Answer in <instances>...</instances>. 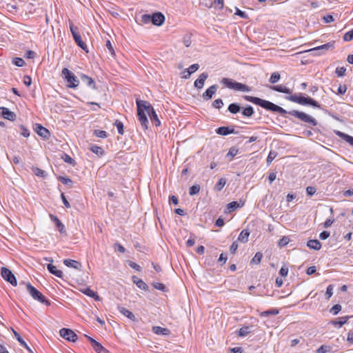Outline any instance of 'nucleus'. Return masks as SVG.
Segmentation results:
<instances>
[{"instance_id":"1","label":"nucleus","mask_w":353,"mask_h":353,"mask_svg":"<svg viewBox=\"0 0 353 353\" xmlns=\"http://www.w3.org/2000/svg\"><path fill=\"white\" fill-rule=\"evenodd\" d=\"M243 98L247 101L258 105L267 110L279 112L281 114L288 113L289 114L294 116L299 119L301 121L312 125V126H316L317 125V121L316 119L303 112L294 110L288 112L283 108L273 103L272 102L252 96L245 95Z\"/></svg>"},{"instance_id":"2","label":"nucleus","mask_w":353,"mask_h":353,"mask_svg":"<svg viewBox=\"0 0 353 353\" xmlns=\"http://www.w3.org/2000/svg\"><path fill=\"white\" fill-rule=\"evenodd\" d=\"M137 115L139 121L144 129H148V120L145 112L148 114L152 122H154L157 126L161 125V121L150 103L143 100H137Z\"/></svg>"},{"instance_id":"3","label":"nucleus","mask_w":353,"mask_h":353,"mask_svg":"<svg viewBox=\"0 0 353 353\" xmlns=\"http://www.w3.org/2000/svg\"><path fill=\"white\" fill-rule=\"evenodd\" d=\"M61 75L63 78L66 81V86L69 88H77L79 85V80L78 77L72 72H70L68 68H63Z\"/></svg>"},{"instance_id":"4","label":"nucleus","mask_w":353,"mask_h":353,"mask_svg":"<svg viewBox=\"0 0 353 353\" xmlns=\"http://www.w3.org/2000/svg\"><path fill=\"white\" fill-rule=\"evenodd\" d=\"M287 99L292 102L297 103L301 105H310L314 108H320L319 103L310 97L290 95L287 97Z\"/></svg>"},{"instance_id":"5","label":"nucleus","mask_w":353,"mask_h":353,"mask_svg":"<svg viewBox=\"0 0 353 353\" xmlns=\"http://www.w3.org/2000/svg\"><path fill=\"white\" fill-rule=\"evenodd\" d=\"M26 285L28 292L34 299L46 305H50V302L45 298V296L30 283H28Z\"/></svg>"},{"instance_id":"6","label":"nucleus","mask_w":353,"mask_h":353,"mask_svg":"<svg viewBox=\"0 0 353 353\" xmlns=\"http://www.w3.org/2000/svg\"><path fill=\"white\" fill-rule=\"evenodd\" d=\"M222 83H223L228 88L236 90L243 91V92H250L251 88L239 82H233L231 79L223 78L222 80Z\"/></svg>"},{"instance_id":"7","label":"nucleus","mask_w":353,"mask_h":353,"mask_svg":"<svg viewBox=\"0 0 353 353\" xmlns=\"http://www.w3.org/2000/svg\"><path fill=\"white\" fill-rule=\"evenodd\" d=\"M1 274L2 277L12 285L16 286L17 285V281L15 276L8 268L5 267L1 268Z\"/></svg>"},{"instance_id":"8","label":"nucleus","mask_w":353,"mask_h":353,"mask_svg":"<svg viewBox=\"0 0 353 353\" xmlns=\"http://www.w3.org/2000/svg\"><path fill=\"white\" fill-rule=\"evenodd\" d=\"M59 334L61 337L69 341L75 342L78 339L77 335L69 328H61Z\"/></svg>"},{"instance_id":"9","label":"nucleus","mask_w":353,"mask_h":353,"mask_svg":"<svg viewBox=\"0 0 353 353\" xmlns=\"http://www.w3.org/2000/svg\"><path fill=\"white\" fill-rule=\"evenodd\" d=\"M0 114L2 117L9 121H14L16 119V114L14 112L10 111L8 108L5 107L0 108Z\"/></svg>"},{"instance_id":"10","label":"nucleus","mask_w":353,"mask_h":353,"mask_svg":"<svg viewBox=\"0 0 353 353\" xmlns=\"http://www.w3.org/2000/svg\"><path fill=\"white\" fill-rule=\"evenodd\" d=\"M164 21L165 17L161 12H157L152 15V23L154 26H160L164 23Z\"/></svg>"},{"instance_id":"11","label":"nucleus","mask_w":353,"mask_h":353,"mask_svg":"<svg viewBox=\"0 0 353 353\" xmlns=\"http://www.w3.org/2000/svg\"><path fill=\"white\" fill-rule=\"evenodd\" d=\"M35 130L37 133L45 139H48L50 137V132L48 129L43 127L40 124H36Z\"/></svg>"},{"instance_id":"12","label":"nucleus","mask_w":353,"mask_h":353,"mask_svg":"<svg viewBox=\"0 0 353 353\" xmlns=\"http://www.w3.org/2000/svg\"><path fill=\"white\" fill-rule=\"evenodd\" d=\"M216 132L218 134L226 136L230 134H237L236 132L234 131V128H230V127L223 126L219 127L216 130Z\"/></svg>"},{"instance_id":"13","label":"nucleus","mask_w":353,"mask_h":353,"mask_svg":"<svg viewBox=\"0 0 353 353\" xmlns=\"http://www.w3.org/2000/svg\"><path fill=\"white\" fill-rule=\"evenodd\" d=\"M216 90H217V86L216 85H213L210 86L203 94V98L206 101L210 100L212 97L213 94H215V92H216Z\"/></svg>"},{"instance_id":"14","label":"nucleus","mask_w":353,"mask_h":353,"mask_svg":"<svg viewBox=\"0 0 353 353\" xmlns=\"http://www.w3.org/2000/svg\"><path fill=\"white\" fill-rule=\"evenodd\" d=\"M208 75L207 73H202L199 78L194 81V86L199 89L203 87L205 81L207 79Z\"/></svg>"},{"instance_id":"15","label":"nucleus","mask_w":353,"mask_h":353,"mask_svg":"<svg viewBox=\"0 0 353 353\" xmlns=\"http://www.w3.org/2000/svg\"><path fill=\"white\" fill-rule=\"evenodd\" d=\"M333 46V44L327 43L320 46H317L310 49L309 51H316L319 54L323 53L327 51L330 48Z\"/></svg>"},{"instance_id":"16","label":"nucleus","mask_w":353,"mask_h":353,"mask_svg":"<svg viewBox=\"0 0 353 353\" xmlns=\"http://www.w3.org/2000/svg\"><path fill=\"white\" fill-rule=\"evenodd\" d=\"M152 331L156 334L162 336H167L170 334V331L168 328L161 327L160 326H153Z\"/></svg>"},{"instance_id":"17","label":"nucleus","mask_w":353,"mask_h":353,"mask_svg":"<svg viewBox=\"0 0 353 353\" xmlns=\"http://www.w3.org/2000/svg\"><path fill=\"white\" fill-rule=\"evenodd\" d=\"M63 263L65 265L69 268H73L77 270H80L81 268V264L79 261L72 260V259H65L63 261Z\"/></svg>"},{"instance_id":"18","label":"nucleus","mask_w":353,"mask_h":353,"mask_svg":"<svg viewBox=\"0 0 353 353\" xmlns=\"http://www.w3.org/2000/svg\"><path fill=\"white\" fill-rule=\"evenodd\" d=\"M50 218H51V220L53 221L55 223V224H56L57 227L58 228L59 231L60 232V233H61V234H66V231L65 230V226L61 222V221L56 216H54V215H50Z\"/></svg>"},{"instance_id":"19","label":"nucleus","mask_w":353,"mask_h":353,"mask_svg":"<svg viewBox=\"0 0 353 353\" xmlns=\"http://www.w3.org/2000/svg\"><path fill=\"white\" fill-rule=\"evenodd\" d=\"M307 246L310 249L319 250L321 248V243L316 239H311L307 241Z\"/></svg>"},{"instance_id":"20","label":"nucleus","mask_w":353,"mask_h":353,"mask_svg":"<svg viewBox=\"0 0 353 353\" xmlns=\"http://www.w3.org/2000/svg\"><path fill=\"white\" fill-rule=\"evenodd\" d=\"M12 332L14 333V335L16 338V339L20 343V344L24 347L26 350H28V351L30 352V353H33L32 350L30 348V347L28 345V344L24 341V340L21 338V336H20V334L17 332L16 331H14L13 329H12Z\"/></svg>"},{"instance_id":"21","label":"nucleus","mask_w":353,"mask_h":353,"mask_svg":"<svg viewBox=\"0 0 353 353\" xmlns=\"http://www.w3.org/2000/svg\"><path fill=\"white\" fill-rule=\"evenodd\" d=\"M47 269L51 274L55 275L56 276L59 278L63 277V272L61 270H57L56 266L52 264H48Z\"/></svg>"},{"instance_id":"22","label":"nucleus","mask_w":353,"mask_h":353,"mask_svg":"<svg viewBox=\"0 0 353 353\" xmlns=\"http://www.w3.org/2000/svg\"><path fill=\"white\" fill-rule=\"evenodd\" d=\"M81 79L82 81L84 83H85L88 86H89L90 88H92V89H95V83L91 77H90L85 74H81Z\"/></svg>"},{"instance_id":"23","label":"nucleus","mask_w":353,"mask_h":353,"mask_svg":"<svg viewBox=\"0 0 353 353\" xmlns=\"http://www.w3.org/2000/svg\"><path fill=\"white\" fill-rule=\"evenodd\" d=\"M118 309L122 314L128 317L129 319L133 321H136L134 314L128 310H127L126 308L123 307H118Z\"/></svg>"},{"instance_id":"24","label":"nucleus","mask_w":353,"mask_h":353,"mask_svg":"<svg viewBox=\"0 0 353 353\" xmlns=\"http://www.w3.org/2000/svg\"><path fill=\"white\" fill-rule=\"evenodd\" d=\"M82 292L85 294V295L93 298L95 301H101L100 296L96 293L95 292L92 291L89 288H85V290H82Z\"/></svg>"},{"instance_id":"25","label":"nucleus","mask_w":353,"mask_h":353,"mask_svg":"<svg viewBox=\"0 0 353 353\" xmlns=\"http://www.w3.org/2000/svg\"><path fill=\"white\" fill-rule=\"evenodd\" d=\"M271 89H272L274 91L281 92V93H285V94H290L291 93L290 89H289L288 88H287L283 85H277L272 86Z\"/></svg>"},{"instance_id":"26","label":"nucleus","mask_w":353,"mask_h":353,"mask_svg":"<svg viewBox=\"0 0 353 353\" xmlns=\"http://www.w3.org/2000/svg\"><path fill=\"white\" fill-rule=\"evenodd\" d=\"M199 68H188L181 73V78L188 79L190 75L195 72Z\"/></svg>"},{"instance_id":"27","label":"nucleus","mask_w":353,"mask_h":353,"mask_svg":"<svg viewBox=\"0 0 353 353\" xmlns=\"http://www.w3.org/2000/svg\"><path fill=\"white\" fill-rule=\"evenodd\" d=\"M244 205L243 202H237V201H232L229 203L227 205L228 210L229 212H231L232 211L234 210L236 208H241Z\"/></svg>"},{"instance_id":"28","label":"nucleus","mask_w":353,"mask_h":353,"mask_svg":"<svg viewBox=\"0 0 353 353\" xmlns=\"http://www.w3.org/2000/svg\"><path fill=\"white\" fill-rule=\"evenodd\" d=\"M74 40L77 43V44L83 50H85L87 48L86 44L82 41L81 37L80 34H74V37H73Z\"/></svg>"},{"instance_id":"29","label":"nucleus","mask_w":353,"mask_h":353,"mask_svg":"<svg viewBox=\"0 0 353 353\" xmlns=\"http://www.w3.org/2000/svg\"><path fill=\"white\" fill-rule=\"evenodd\" d=\"M250 232L248 230H243L240 233L238 240L242 243H246L248 241Z\"/></svg>"},{"instance_id":"30","label":"nucleus","mask_w":353,"mask_h":353,"mask_svg":"<svg viewBox=\"0 0 353 353\" xmlns=\"http://www.w3.org/2000/svg\"><path fill=\"white\" fill-rule=\"evenodd\" d=\"M228 111L232 114H236L240 112L241 108L239 103H233L229 105Z\"/></svg>"},{"instance_id":"31","label":"nucleus","mask_w":353,"mask_h":353,"mask_svg":"<svg viewBox=\"0 0 353 353\" xmlns=\"http://www.w3.org/2000/svg\"><path fill=\"white\" fill-rule=\"evenodd\" d=\"M132 279H133L134 283H136L137 287L139 288L140 289L146 290L148 288V285L141 279H139L138 277H137L135 276H134L132 277Z\"/></svg>"},{"instance_id":"32","label":"nucleus","mask_w":353,"mask_h":353,"mask_svg":"<svg viewBox=\"0 0 353 353\" xmlns=\"http://www.w3.org/2000/svg\"><path fill=\"white\" fill-rule=\"evenodd\" d=\"M254 113V109L251 105H248L242 110V114L247 117H252Z\"/></svg>"},{"instance_id":"33","label":"nucleus","mask_w":353,"mask_h":353,"mask_svg":"<svg viewBox=\"0 0 353 353\" xmlns=\"http://www.w3.org/2000/svg\"><path fill=\"white\" fill-rule=\"evenodd\" d=\"M252 326H244L239 329V335L240 336H245L252 332Z\"/></svg>"},{"instance_id":"34","label":"nucleus","mask_w":353,"mask_h":353,"mask_svg":"<svg viewBox=\"0 0 353 353\" xmlns=\"http://www.w3.org/2000/svg\"><path fill=\"white\" fill-rule=\"evenodd\" d=\"M348 319V316L341 317L339 321H333L332 324L334 325L335 326L341 327L347 323Z\"/></svg>"},{"instance_id":"35","label":"nucleus","mask_w":353,"mask_h":353,"mask_svg":"<svg viewBox=\"0 0 353 353\" xmlns=\"http://www.w3.org/2000/svg\"><path fill=\"white\" fill-rule=\"evenodd\" d=\"M90 150L93 153H94L99 156H102L104 153V150H103V148L98 145H92L90 147Z\"/></svg>"},{"instance_id":"36","label":"nucleus","mask_w":353,"mask_h":353,"mask_svg":"<svg viewBox=\"0 0 353 353\" xmlns=\"http://www.w3.org/2000/svg\"><path fill=\"white\" fill-rule=\"evenodd\" d=\"M32 170L34 174L37 175V176L45 178L47 175L44 170L39 168L32 167Z\"/></svg>"},{"instance_id":"37","label":"nucleus","mask_w":353,"mask_h":353,"mask_svg":"<svg viewBox=\"0 0 353 353\" xmlns=\"http://www.w3.org/2000/svg\"><path fill=\"white\" fill-rule=\"evenodd\" d=\"M92 347L97 353H106V350L99 342L94 343Z\"/></svg>"},{"instance_id":"38","label":"nucleus","mask_w":353,"mask_h":353,"mask_svg":"<svg viewBox=\"0 0 353 353\" xmlns=\"http://www.w3.org/2000/svg\"><path fill=\"white\" fill-rule=\"evenodd\" d=\"M200 185H194L190 188L189 194L190 196H193L197 194L200 191Z\"/></svg>"},{"instance_id":"39","label":"nucleus","mask_w":353,"mask_h":353,"mask_svg":"<svg viewBox=\"0 0 353 353\" xmlns=\"http://www.w3.org/2000/svg\"><path fill=\"white\" fill-rule=\"evenodd\" d=\"M277 314H279L278 310L272 309V310H268L261 312L260 316H269V315H276Z\"/></svg>"},{"instance_id":"40","label":"nucleus","mask_w":353,"mask_h":353,"mask_svg":"<svg viewBox=\"0 0 353 353\" xmlns=\"http://www.w3.org/2000/svg\"><path fill=\"white\" fill-rule=\"evenodd\" d=\"M225 183H226V181L225 179H223V178L220 179L219 182L215 185V190L219 192L221 191L225 186Z\"/></svg>"},{"instance_id":"41","label":"nucleus","mask_w":353,"mask_h":353,"mask_svg":"<svg viewBox=\"0 0 353 353\" xmlns=\"http://www.w3.org/2000/svg\"><path fill=\"white\" fill-rule=\"evenodd\" d=\"M262 254L260 253V252H256L254 255V256L253 257V259H252V261L251 263H255V264H259L260 263L261 261V259H262Z\"/></svg>"},{"instance_id":"42","label":"nucleus","mask_w":353,"mask_h":353,"mask_svg":"<svg viewBox=\"0 0 353 353\" xmlns=\"http://www.w3.org/2000/svg\"><path fill=\"white\" fill-rule=\"evenodd\" d=\"M290 242V239L288 236H283L279 241L278 245L279 247H284Z\"/></svg>"},{"instance_id":"43","label":"nucleus","mask_w":353,"mask_h":353,"mask_svg":"<svg viewBox=\"0 0 353 353\" xmlns=\"http://www.w3.org/2000/svg\"><path fill=\"white\" fill-rule=\"evenodd\" d=\"M279 79H280V74L279 72H274L272 74V75L270 77V82L272 83H275L278 82Z\"/></svg>"},{"instance_id":"44","label":"nucleus","mask_w":353,"mask_h":353,"mask_svg":"<svg viewBox=\"0 0 353 353\" xmlns=\"http://www.w3.org/2000/svg\"><path fill=\"white\" fill-rule=\"evenodd\" d=\"M94 134L100 138H106L108 136V133L105 131L101 130H95Z\"/></svg>"},{"instance_id":"45","label":"nucleus","mask_w":353,"mask_h":353,"mask_svg":"<svg viewBox=\"0 0 353 353\" xmlns=\"http://www.w3.org/2000/svg\"><path fill=\"white\" fill-rule=\"evenodd\" d=\"M331 350V347L328 345H321L316 350L317 353H327Z\"/></svg>"},{"instance_id":"46","label":"nucleus","mask_w":353,"mask_h":353,"mask_svg":"<svg viewBox=\"0 0 353 353\" xmlns=\"http://www.w3.org/2000/svg\"><path fill=\"white\" fill-rule=\"evenodd\" d=\"M12 63L16 66H23L25 61L23 59L19 57H15L12 59Z\"/></svg>"},{"instance_id":"47","label":"nucleus","mask_w":353,"mask_h":353,"mask_svg":"<svg viewBox=\"0 0 353 353\" xmlns=\"http://www.w3.org/2000/svg\"><path fill=\"white\" fill-rule=\"evenodd\" d=\"M114 125H116V127L118 130V132L121 135L123 134V123L119 120H117L114 123Z\"/></svg>"},{"instance_id":"48","label":"nucleus","mask_w":353,"mask_h":353,"mask_svg":"<svg viewBox=\"0 0 353 353\" xmlns=\"http://www.w3.org/2000/svg\"><path fill=\"white\" fill-rule=\"evenodd\" d=\"M60 181L65 184V185H68V187L71 188L72 186V181L68 177H60Z\"/></svg>"},{"instance_id":"49","label":"nucleus","mask_w":353,"mask_h":353,"mask_svg":"<svg viewBox=\"0 0 353 353\" xmlns=\"http://www.w3.org/2000/svg\"><path fill=\"white\" fill-rule=\"evenodd\" d=\"M276 152L274 151H270L267 157V163L270 164L276 158Z\"/></svg>"},{"instance_id":"50","label":"nucleus","mask_w":353,"mask_h":353,"mask_svg":"<svg viewBox=\"0 0 353 353\" xmlns=\"http://www.w3.org/2000/svg\"><path fill=\"white\" fill-rule=\"evenodd\" d=\"M141 21L144 23L152 22V15L144 14L141 16Z\"/></svg>"},{"instance_id":"51","label":"nucleus","mask_w":353,"mask_h":353,"mask_svg":"<svg viewBox=\"0 0 353 353\" xmlns=\"http://www.w3.org/2000/svg\"><path fill=\"white\" fill-rule=\"evenodd\" d=\"M239 153V150L234 147L233 148H231L230 150H229V152L227 154V156H230L231 158L232 159L233 157H234L235 156H236Z\"/></svg>"},{"instance_id":"52","label":"nucleus","mask_w":353,"mask_h":353,"mask_svg":"<svg viewBox=\"0 0 353 353\" xmlns=\"http://www.w3.org/2000/svg\"><path fill=\"white\" fill-rule=\"evenodd\" d=\"M223 105L222 99H218L213 101L212 106L215 108L220 109Z\"/></svg>"},{"instance_id":"53","label":"nucleus","mask_w":353,"mask_h":353,"mask_svg":"<svg viewBox=\"0 0 353 353\" xmlns=\"http://www.w3.org/2000/svg\"><path fill=\"white\" fill-rule=\"evenodd\" d=\"M343 39L345 41H350L353 39V29L344 34Z\"/></svg>"},{"instance_id":"54","label":"nucleus","mask_w":353,"mask_h":353,"mask_svg":"<svg viewBox=\"0 0 353 353\" xmlns=\"http://www.w3.org/2000/svg\"><path fill=\"white\" fill-rule=\"evenodd\" d=\"M341 306L339 304H336L330 309V312L334 315H336L341 311Z\"/></svg>"},{"instance_id":"55","label":"nucleus","mask_w":353,"mask_h":353,"mask_svg":"<svg viewBox=\"0 0 353 353\" xmlns=\"http://www.w3.org/2000/svg\"><path fill=\"white\" fill-rule=\"evenodd\" d=\"M70 30L72 34V37H74V34H79V28L75 26L72 22L70 21Z\"/></svg>"},{"instance_id":"56","label":"nucleus","mask_w":353,"mask_h":353,"mask_svg":"<svg viewBox=\"0 0 353 353\" xmlns=\"http://www.w3.org/2000/svg\"><path fill=\"white\" fill-rule=\"evenodd\" d=\"M333 288L331 285H328L327 288V290H326V292H325V298L326 299H330V298L332 296L333 294Z\"/></svg>"},{"instance_id":"57","label":"nucleus","mask_w":353,"mask_h":353,"mask_svg":"<svg viewBox=\"0 0 353 353\" xmlns=\"http://www.w3.org/2000/svg\"><path fill=\"white\" fill-rule=\"evenodd\" d=\"M128 263L129 265V266L137 271H141V268L140 267V265H139L138 264H137L136 263L132 261H128Z\"/></svg>"},{"instance_id":"58","label":"nucleus","mask_w":353,"mask_h":353,"mask_svg":"<svg viewBox=\"0 0 353 353\" xmlns=\"http://www.w3.org/2000/svg\"><path fill=\"white\" fill-rule=\"evenodd\" d=\"M235 14L236 15H238L240 17L243 18V19H248V15L245 14V12L241 11L240 9H239L238 8H236V12H235Z\"/></svg>"},{"instance_id":"59","label":"nucleus","mask_w":353,"mask_h":353,"mask_svg":"<svg viewBox=\"0 0 353 353\" xmlns=\"http://www.w3.org/2000/svg\"><path fill=\"white\" fill-rule=\"evenodd\" d=\"M62 158L65 162H66L69 164H73L74 163V160L71 157H70L69 155H68L66 154H65Z\"/></svg>"},{"instance_id":"60","label":"nucleus","mask_w":353,"mask_h":353,"mask_svg":"<svg viewBox=\"0 0 353 353\" xmlns=\"http://www.w3.org/2000/svg\"><path fill=\"white\" fill-rule=\"evenodd\" d=\"M37 55V53L32 50H28L26 52L25 57L26 59H34Z\"/></svg>"},{"instance_id":"61","label":"nucleus","mask_w":353,"mask_h":353,"mask_svg":"<svg viewBox=\"0 0 353 353\" xmlns=\"http://www.w3.org/2000/svg\"><path fill=\"white\" fill-rule=\"evenodd\" d=\"M306 192L308 196H312L316 192V188L312 186H308L306 188Z\"/></svg>"},{"instance_id":"62","label":"nucleus","mask_w":353,"mask_h":353,"mask_svg":"<svg viewBox=\"0 0 353 353\" xmlns=\"http://www.w3.org/2000/svg\"><path fill=\"white\" fill-rule=\"evenodd\" d=\"M114 248L118 252H121V253H124L125 251V249L124 248V247L122 245H121V244H119L118 243H116L114 244Z\"/></svg>"},{"instance_id":"63","label":"nucleus","mask_w":353,"mask_h":353,"mask_svg":"<svg viewBox=\"0 0 353 353\" xmlns=\"http://www.w3.org/2000/svg\"><path fill=\"white\" fill-rule=\"evenodd\" d=\"M345 68H336V73L339 77H343L345 73Z\"/></svg>"},{"instance_id":"64","label":"nucleus","mask_w":353,"mask_h":353,"mask_svg":"<svg viewBox=\"0 0 353 353\" xmlns=\"http://www.w3.org/2000/svg\"><path fill=\"white\" fill-rule=\"evenodd\" d=\"M21 134L24 137H28L30 136L29 130L23 125H21Z\"/></svg>"}]
</instances>
